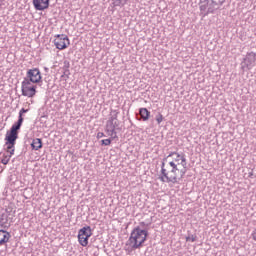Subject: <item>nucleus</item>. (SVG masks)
I'll use <instances>...</instances> for the list:
<instances>
[{
  "label": "nucleus",
  "mask_w": 256,
  "mask_h": 256,
  "mask_svg": "<svg viewBox=\"0 0 256 256\" xmlns=\"http://www.w3.org/2000/svg\"><path fill=\"white\" fill-rule=\"evenodd\" d=\"M179 165L186 167L187 158L184 153L171 152L166 158L163 159L161 165V176L159 177L162 183H172V185L179 184L177 178V171Z\"/></svg>",
  "instance_id": "f257e3e1"
},
{
  "label": "nucleus",
  "mask_w": 256,
  "mask_h": 256,
  "mask_svg": "<svg viewBox=\"0 0 256 256\" xmlns=\"http://www.w3.org/2000/svg\"><path fill=\"white\" fill-rule=\"evenodd\" d=\"M149 236V231L142 229L141 226L135 227L129 239L125 244V251L128 253H133V251H137V249H141L143 247V243L147 241V237Z\"/></svg>",
  "instance_id": "f03ea898"
},
{
  "label": "nucleus",
  "mask_w": 256,
  "mask_h": 256,
  "mask_svg": "<svg viewBox=\"0 0 256 256\" xmlns=\"http://www.w3.org/2000/svg\"><path fill=\"white\" fill-rule=\"evenodd\" d=\"M119 110H111L110 117L106 122L105 131L111 139H117V132L115 129L119 127Z\"/></svg>",
  "instance_id": "7ed1b4c3"
},
{
  "label": "nucleus",
  "mask_w": 256,
  "mask_h": 256,
  "mask_svg": "<svg viewBox=\"0 0 256 256\" xmlns=\"http://www.w3.org/2000/svg\"><path fill=\"white\" fill-rule=\"evenodd\" d=\"M21 91L24 97H35L37 94V86L33 85V82H29V80H23Z\"/></svg>",
  "instance_id": "20e7f679"
},
{
  "label": "nucleus",
  "mask_w": 256,
  "mask_h": 256,
  "mask_svg": "<svg viewBox=\"0 0 256 256\" xmlns=\"http://www.w3.org/2000/svg\"><path fill=\"white\" fill-rule=\"evenodd\" d=\"M256 65V53L255 52H248L246 57L243 59L241 63V67L243 70L247 69L251 71Z\"/></svg>",
  "instance_id": "39448f33"
},
{
  "label": "nucleus",
  "mask_w": 256,
  "mask_h": 256,
  "mask_svg": "<svg viewBox=\"0 0 256 256\" xmlns=\"http://www.w3.org/2000/svg\"><path fill=\"white\" fill-rule=\"evenodd\" d=\"M19 129H21V125L13 124L10 131L6 133L5 141L8 143H17V139H19Z\"/></svg>",
  "instance_id": "423d86ee"
},
{
  "label": "nucleus",
  "mask_w": 256,
  "mask_h": 256,
  "mask_svg": "<svg viewBox=\"0 0 256 256\" xmlns=\"http://www.w3.org/2000/svg\"><path fill=\"white\" fill-rule=\"evenodd\" d=\"M54 45L56 49H59L60 51H63V49H67L71 43L69 42V37L65 34H58L56 35V38L54 39Z\"/></svg>",
  "instance_id": "0eeeda50"
},
{
  "label": "nucleus",
  "mask_w": 256,
  "mask_h": 256,
  "mask_svg": "<svg viewBox=\"0 0 256 256\" xmlns=\"http://www.w3.org/2000/svg\"><path fill=\"white\" fill-rule=\"evenodd\" d=\"M24 81H28L29 83H40L41 82V71L39 69H29L26 73V77Z\"/></svg>",
  "instance_id": "6e6552de"
},
{
  "label": "nucleus",
  "mask_w": 256,
  "mask_h": 256,
  "mask_svg": "<svg viewBox=\"0 0 256 256\" xmlns=\"http://www.w3.org/2000/svg\"><path fill=\"white\" fill-rule=\"evenodd\" d=\"M49 1L50 0H33V6L36 11H45V9H49Z\"/></svg>",
  "instance_id": "1a4fd4ad"
},
{
  "label": "nucleus",
  "mask_w": 256,
  "mask_h": 256,
  "mask_svg": "<svg viewBox=\"0 0 256 256\" xmlns=\"http://www.w3.org/2000/svg\"><path fill=\"white\" fill-rule=\"evenodd\" d=\"M221 5L223 4L219 3V0L218 2L215 0H211V3L208 4L207 12H205L204 15H209V13H215V11H217Z\"/></svg>",
  "instance_id": "9d476101"
},
{
  "label": "nucleus",
  "mask_w": 256,
  "mask_h": 256,
  "mask_svg": "<svg viewBox=\"0 0 256 256\" xmlns=\"http://www.w3.org/2000/svg\"><path fill=\"white\" fill-rule=\"evenodd\" d=\"M11 239V234L5 230H0V245H5Z\"/></svg>",
  "instance_id": "9b49d317"
},
{
  "label": "nucleus",
  "mask_w": 256,
  "mask_h": 256,
  "mask_svg": "<svg viewBox=\"0 0 256 256\" xmlns=\"http://www.w3.org/2000/svg\"><path fill=\"white\" fill-rule=\"evenodd\" d=\"M91 235H93L91 226H85L78 231V236L80 237H91Z\"/></svg>",
  "instance_id": "f8f14e48"
},
{
  "label": "nucleus",
  "mask_w": 256,
  "mask_h": 256,
  "mask_svg": "<svg viewBox=\"0 0 256 256\" xmlns=\"http://www.w3.org/2000/svg\"><path fill=\"white\" fill-rule=\"evenodd\" d=\"M139 115L142 121H149V117H151V112L147 108H140Z\"/></svg>",
  "instance_id": "ddd939ff"
},
{
  "label": "nucleus",
  "mask_w": 256,
  "mask_h": 256,
  "mask_svg": "<svg viewBox=\"0 0 256 256\" xmlns=\"http://www.w3.org/2000/svg\"><path fill=\"white\" fill-rule=\"evenodd\" d=\"M31 147H32V149H34V151H39V149H42L43 141L41 140V138L33 139L32 143H31Z\"/></svg>",
  "instance_id": "4468645a"
},
{
  "label": "nucleus",
  "mask_w": 256,
  "mask_h": 256,
  "mask_svg": "<svg viewBox=\"0 0 256 256\" xmlns=\"http://www.w3.org/2000/svg\"><path fill=\"white\" fill-rule=\"evenodd\" d=\"M5 147L10 155L15 154V142H6Z\"/></svg>",
  "instance_id": "2eb2a0df"
},
{
  "label": "nucleus",
  "mask_w": 256,
  "mask_h": 256,
  "mask_svg": "<svg viewBox=\"0 0 256 256\" xmlns=\"http://www.w3.org/2000/svg\"><path fill=\"white\" fill-rule=\"evenodd\" d=\"M89 237L90 236H78V241L82 247H87V245H89Z\"/></svg>",
  "instance_id": "dca6fc26"
},
{
  "label": "nucleus",
  "mask_w": 256,
  "mask_h": 256,
  "mask_svg": "<svg viewBox=\"0 0 256 256\" xmlns=\"http://www.w3.org/2000/svg\"><path fill=\"white\" fill-rule=\"evenodd\" d=\"M29 110L22 108L19 112L18 121L16 122V125H23V114L27 113Z\"/></svg>",
  "instance_id": "f3484780"
},
{
  "label": "nucleus",
  "mask_w": 256,
  "mask_h": 256,
  "mask_svg": "<svg viewBox=\"0 0 256 256\" xmlns=\"http://www.w3.org/2000/svg\"><path fill=\"white\" fill-rule=\"evenodd\" d=\"M69 67H70L69 61L65 60V61H64V66H63V71H64V72H63L62 77L67 76V78H69V75H70V73H69Z\"/></svg>",
  "instance_id": "a211bd4d"
},
{
  "label": "nucleus",
  "mask_w": 256,
  "mask_h": 256,
  "mask_svg": "<svg viewBox=\"0 0 256 256\" xmlns=\"http://www.w3.org/2000/svg\"><path fill=\"white\" fill-rule=\"evenodd\" d=\"M12 155H13V154H10V155H5V154H3L1 163H2L3 165H7V164L9 163V161H11V156H12Z\"/></svg>",
  "instance_id": "6ab92c4d"
},
{
  "label": "nucleus",
  "mask_w": 256,
  "mask_h": 256,
  "mask_svg": "<svg viewBox=\"0 0 256 256\" xmlns=\"http://www.w3.org/2000/svg\"><path fill=\"white\" fill-rule=\"evenodd\" d=\"M185 173H187V165L186 167H183V169H180V177L177 176L178 183L179 181L183 180V177H185Z\"/></svg>",
  "instance_id": "aec40b11"
},
{
  "label": "nucleus",
  "mask_w": 256,
  "mask_h": 256,
  "mask_svg": "<svg viewBox=\"0 0 256 256\" xmlns=\"http://www.w3.org/2000/svg\"><path fill=\"white\" fill-rule=\"evenodd\" d=\"M156 121H157L158 125H161V123H163V114L159 113L156 116Z\"/></svg>",
  "instance_id": "412c9836"
},
{
  "label": "nucleus",
  "mask_w": 256,
  "mask_h": 256,
  "mask_svg": "<svg viewBox=\"0 0 256 256\" xmlns=\"http://www.w3.org/2000/svg\"><path fill=\"white\" fill-rule=\"evenodd\" d=\"M186 241H191V243H195V241H197V236L195 235L187 236Z\"/></svg>",
  "instance_id": "4be33fe9"
},
{
  "label": "nucleus",
  "mask_w": 256,
  "mask_h": 256,
  "mask_svg": "<svg viewBox=\"0 0 256 256\" xmlns=\"http://www.w3.org/2000/svg\"><path fill=\"white\" fill-rule=\"evenodd\" d=\"M102 145H104L105 147L111 145V139H104L101 140Z\"/></svg>",
  "instance_id": "5701e85b"
},
{
  "label": "nucleus",
  "mask_w": 256,
  "mask_h": 256,
  "mask_svg": "<svg viewBox=\"0 0 256 256\" xmlns=\"http://www.w3.org/2000/svg\"><path fill=\"white\" fill-rule=\"evenodd\" d=\"M200 11L202 12V13H207V5H200Z\"/></svg>",
  "instance_id": "b1692460"
},
{
  "label": "nucleus",
  "mask_w": 256,
  "mask_h": 256,
  "mask_svg": "<svg viewBox=\"0 0 256 256\" xmlns=\"http://www.w3.org/2000/svg\"><path fill=\"white\" fill-rule=\"evenodd\" d=\"M102 137H105V133H103V132H98V133H97V139H101Z\"/></svg>",
  "instance_id": "393cba45"
},
{
  "label": "nucleus",
  "mask_w": 256,
  "mask_h": 256,
  "mask_svg": "<svg viewBox=\"0 0 256 256\" xmlns=\"http://www.w3.org/2000/svg\"><path fill=\"white\" fill-rule=\"evenodd\" d=\"M252 239H253L254 241H256V228H255V230L252 232Z\"/></svg>",
  "instance_id": "a878e982"
},
{
  "label": "nucleus",
  "mask_w": 256,
  "mask_h": 256,
  "mask_svg": "<svg viewBox=\"0 0 256 256\" xmlns=\"http://www.w3.org/2000/svg\"><path fill=\"white\" fill-rule=\"evenodd\" d=\"M119 2V5H121V3H127V1L129 0H117Z\"/></svg>",
  "instance_id": "bb28decb"
},
{
  "label": "nucleus",
  "mask_w": 256,
  "mask_h": 256,
  "mask_svg": "<svg viewBox=\"0 0 256 256\" xmlns=\"http://www.w3.org/2000/svg\"><path fill=\"white\" fill-rule=\"evenodd\" d=\"M220 5H223V3H225V0H218Z\"/></svg>",
  "instance_id": "cd10ccee"
},
{
  "label": "nucleus",
  "mask_w": 256,
  "mask_h": 256,
  "mask_svg": "<svg viewBox=\"0 0 256 256\" xmlns=\"http://www.w3.org/2000/svg\"><path fill=\"white\" fill-rule=\"evenodd\" d=\"M1 222H2V223H5V220H4L3 218H1Z\"/></svg>",
  "instance_id": "c85d7f7f"
}]
</instances>
